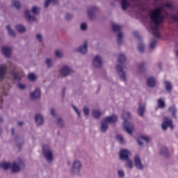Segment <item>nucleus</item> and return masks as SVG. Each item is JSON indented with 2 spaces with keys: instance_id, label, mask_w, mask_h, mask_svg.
<instances>
[{
  "instance_id": "nucleus-1",
  "label": "nucleus",
  "mask_w": 178,
  "mask_h": 178,
  "mask_svg": "<svg viewBox=\"0 0 178 178\" xmlns=\"http://www.w3.org/2000/svg\"><path fill=\"white\" fill-rule=\"evenodd\" d=\"M165 8L167 9H175V7H173L170 2H165L161 3V6L152 10L149 15L150 28L155 38H161L159 29H161V23H163L165 19V15L162 13L165 12Z\"/></svg>"
},
{
  "instance_id": "nucleus-2",
  "label": "nucleus",
  "mask_w": 178,
  "mask_h": 178,
  "mask_svg": "<svg viewBox=\"0 0 178 178\" xmlns=\"http://www.w3.org/2000/svg\"><path fill=\"white\" fill-rule=\"evenodd\" d=\"M15 69L16 67L12 63H8L0 65V80H4L6 77V74H8V70L10 71V74L13 76L14 79L21 80L22 76L15 71Z\"/></svg>"
},
{
  "instance_id": "nucleus-3",
  "label": "nucleus",
  "mask_w": 178,
  "mask_h": 178,
  "mask_svg": "<svg viewBox=\"0 0 178 178\" xmlns=\"http://www.w3.org/2000/svg\"><path fill=\"white\" fill-rule=\"evenodd\" d=\"M122 118L124 120L123 127L125 131L131 136L134 131V125L129 122V119H131V114L129 111H123Z\"/></svg>"
},
{
  "instance_id": "nucleus-4",
  "label": "nucleus",
  "mask_w": 178,
  "mask_h": 178,
  "mask_svg": "<svg viewBox=\"0 0 178 178\" xmlns=\"http://www.w3.org/2000/svg\"><path fill=\"white\" fill-rule=\"evenodd\" d=\"M115 122H118V116L115 115L108 116L103 119L100 127L101 132L106 133L108 129L109 128V123H115Z\"/></svg>"
},
{
  "instance_id": "nucleus-5",
  "label": "nucleus",
  "mask_w": 178,
  "mask_h": 178,
  "mask_svg": "<svg viewBox=\"0 0 178 178\" xmlns=\"http://www.w3.org/2000/svg\"><path fill=\"white\" fill-rule=\"evenodd\" d=\"M121 2L122 10H126L127 8H141L143 6V0H119Z\"/></svg>"
},
{
  "instance_id": "nucleus-6",
  "label": "nucleus",
  "mask_w": 178,
  "mask_h": 178,
  "mask_svg": "<svg viewBox=\"0 0 178 178\" xmlns=\"http://www.w3.org/2000/svg\"><path fill=\"white\" fill-rule=\"evenodd\" d=\"M42 152L43 156L47 162L51 163L52 161H54V152H52V149H51V147H49V145H42Z\"/></svg>"
},
{
  "instance_id": "nucleus-7",
  "label": "nucleus",
  "mask_w": 178,
  "mask_h": 178,
  "mask_svg": "<svg viewBox=\"0 0 178 178\" xmlns=\"http://www.w3.org/2000/svg\"><path fill=\"white\" fill-rule=\"evenodd\" d=\"M112 29L115 33H118L117 35V42L118 45H122L124 37L123 32H120V30H122V26L118 24H113Z\"/></svg>"
},
{
  "instance_id": "nucleus-8",
  "label": "nucleus",
  "mask_w": 178,
  "mask_h": 178,
  "mask_svg": "<svg viewBox=\"0 0 178 178\" xmlns=\"http://www.w3.org/2000/svg\"><path fill=\"white\" fill-rule=\"evenodd\" d=\"M10 168L13 173H17L20 172L22 168H24V161H23L22 158H18L16 161H14L13 164H11Z\"/></svg>"
},
{
  "instance_id": "nucleus-9",
  "label": "nucleus",
  "mask_w": 178,
  "mask_h": 178,
  "mask_svg": "<svg viewBox=\"0 0 178 178\" xmlns=\"http://www.w3.org/2000/svg\"><path fill=\"white\" fill-rule=\"evenodd\" d=\"M81 172V162L79 160H75L72 163L71 175L72 176H77Z\"/></svg>"
},
{
  "instance_id": "nucleus-10",
  "label": "nucleus",
  "mask_w": 178,
  "mask_h": 178,
  "mask_svg": "<svg viewBox=\"0 0 178 178\" xmlns=\"http://www.w3.org/2000/svg\"><path fill=\"white\" fill-rule=\"evenodd\" d=\"M74 72L72 69V67L67 66V65H64L59 70V76L60 77H67L70 76V74H73Z\"/></svg>"
},
{
  "instance_id": "nucleus-11",
  "label": "nucleus",
  "mask_w": 178,
  "mask_h": 178,
  "mask_svg": "<svg viewBox=\"0 0 178 178\" xmlns=\"http://www.w3.org/2000/svg\"><path fill=\"white\" fill-rule=\"evenodd\" d=\"M163 120L164 122L162 124V129L165 131L168 129V126H169L171 130H173V122H172V120L168 117H164Z\"/></svg>"
},
{
  "instance_id": "nucleus-12",
  "label": "nucleus",
  "mask_w": 178,
  "mask_h": 178,
  "mask_svg": "<svg viewBox=\"0 0 178 178\" xmlns=\"http://www.w3.org/2000/svg\"><path fill=\"white\" fill-rule=\"evenodd\" d=\"M134 165L138 169V170H144V165L143 162L141 161V158H140V156L136 155L134 159Z\"/></svg>"
},
{
  "instance_id": "nucleus-13",
  "label": "nucleus",
  "mask_w": 178,
  "mask_h": 178,
  "mask_svg": "<svg viewBox=\"0 0 178 178\" xmlns=\"http://www.w3.org/2000/svg\"><path fill=\"white\" fill-rule=\"evenodd\" d=\"M99 10V8H98V7L94 6L89 8L88 10L89 19H90V20H94V19H95V13H97Z\"/></svg>"
},
{
  "instance_id": "nucleus-14",
  "label": "nucleus",
  "mask_w": 178,
  "mask_h": 178,
  "mask_svg": "<svg viewBox=\"0 0 178 178\" xmlns=\"http://www.w3.org/2000/svg\"><path fill=\"white\" fill-rule=\"evenodd\" d=\"M116 70L119 74L120 79L122 81H126V72L123 70V66L117 65Z\"/></svg>"
},
{
  "instance_id": "nucleus-15",
  "label": "nucleus",
  "mask_w": 178,
  "mask_h": 178,
  "mask_svg": "<svg viewBox=\"0 0 178 178\" xmlns=\"http://www.w3.org/2000/svg\"><path fill=\"white\" fill-rule=\"evenodd\" d=\"M131 155V152L127 149H121L120 152V159L121 161H127V159H129V156Z\"/></svg>"
},
{
  "instance_id": "nucleus-16",
  "label": "nucleus",
  "mask_w": 178,
  "mask_h": 178,
  "mask_svg": "<svg viewBox=\"0 0 178 178\" xmlns=\"http://www.w3.org/2000/svg\"><path fill=\"white\" fill-rule=\"evenodd\" d=\"M30 97L31 99H38L41 97V90L36 88L35 91L30 93Z\"/></svg>"
},
{
  "instance_id": "nucleus-17",
  "label": "nucleus",
  "mask_w": 178,
  "mask_h": 178,
  "mask_svg": "<svg viewBox=\"0 0 178 178\" xmlns=\"http://www.w3.org/2000/svg\"><path fill=\"white\" fill-rule=\"evenodd\" d=\"M93 65L95 67H101L102 66V58L99 55L95 56L93 59Z\"/></svg>"
},
{
  "instance_id": "nucleus-18",
  "label": "nucleus",
  "mask_w": 178,
  "mask_h": 178,
  "mask_svg": "<svg viewBox=\"0 0 178 178\" xmlns=\"http://www.w3.org/2000/svg\"><path fill=\"white\" fill-rule=\"evenodd\" d=\"M163 83L165 86V91L168 92H172V90H173V85L172 83L168 81H164Z\"/></svg>"
},
{
  "instance_id": "nucleus-19",
  "label": "nucleus",
  "mask_w": 178,
  "mask_h": 178,
  "mask_svg": "<svg viewBox=\"0 0 178 178\" xmlns=\"http://www.w3.org/2000/svg\"><path fill=\"white\" fill-rule=\"evenodd\" d=\"M35 120L38 126H41L42 124H44V118H42V115L40 114H37L35 116Z\"/></svg>"
},
{
  "instance_id": "nucleus-20",
  "label": "nucleus",
  "mask_w": 178,
  "mask_h": 178,
  "mask_svg": "<svg viewBox=\"0 0 178 178\" xmlns=\"http://www.w3.org/2000/svg\"><path fill=\"white\" fill-rule=\"evenodd\" d=\"M25 16L28 22H35L37 20V18H35V16L31 15V14L30 13V11L29 10L25 11Z\"/></svg>"
},
{
  "instance_id": "nucleus-21",
  "label": "nucleus",
  "mask_w": 178,
  "mask_h": 178,
  "mask_svg": "<svg viewBox=\"0 0 178 178\" xmlns=\"http://www.w3.org/2000/svg\"><path fill=\"white\" fill-rule=\"evenodd\" d=\"M168 112L171 113L172 118L176 119L177 117L176 116V113H177V108L175 106H171L168 108Z\"/></svg>"
},
{
  "instance_id": "nucleus-22",
  "label": "nucleus",
  "mask_w": 178,
  "mask_h": 178,
  "mask_svg": "<svg viewBox=\"0 0 178 178\" xmlns=\"http://www.w3.org/2000/svg\"><path fill=\"white\" fill-rule=\"evenodd\" d=\"M87 47H88L87 42H84L83 45L79 47V51L83 54H87Z\"/></svg>"
},
{
  "instance_id": "nucleus-23",
  "label": "nucleus",
  "mask_w": 178,
  "mask_h": 178,
  "mask_svg": "<svg viewBox=\"0 0 178 178\" xmlns=\"http://www.w3.org/2000/svg\"><path fill=\"white\" fill-rule=\"evenodd\" d=\"M10 51H11L10 48L6 47H2L1 49L2 54H3L5 56H7V57L10 56Z\"/></svg>"
},
{
  "instance_id": "nucleus-24",
  "label": "nucleus",
  "mask_w": 178,
  "mask_h": 178,
  "mask_svg": "<svg viewBox=\"0 0 178 178\" xmlns=\"http://www.w3.org/2000/svg\"><path fill=\"white\" fill-rule=\"evenodd\" d=\"M138 51H139L140 54L145 52V45L142 42L138 44Z\"/></svg>"
},
{
  "instance_id": "nucleus-25",
  "label": "nucleus",
  "mask_w": 178,
  "mask_h": 178,
  "mask_svg": "<svg viewBox=\"0 0 178 178\" xmlns=\"http://www.w3.org/2000/svg\"><path fill=\"white\" fill-rule=\"evenodd\" d=\"M118 62L121 65H124V63H126V56L122 54L118 55Z\"/></svg>"
},
{
  "instance_id": "nucleus-26",
  "label": "nucleus",
  "mask_w": 178,
  "mask_h": 178,
  "mask_svg": "<svg viewBox=\"0 0 178 178\" xmlns=\"http://www.w3.org/2000/svg\"><path fill=\"white\" fill-rule=\"evenodd\" d=\"M147 83L149 87H154L156 84L155 79L154 77H149L147 79Z\"/></svg>"
},
{
  "instance_id": "nucleus-27",
  "label": "nucleus",
  "mask_w": 178,
  "mask_h": 178,
  "mask_svg": "<svg viewBox=\"0 0 178 178\" xmlns=\"http://www.w3.org/2000/svg\"><path fill=\"white\" fill-rule=\"evenodd\" d=\"M92 115L96 119H99V118H101L102 113L99 110L95 109L92 111Z\"/></svg>"
},
{
  "instance_id": "nucleus-28",
  "label": "nucleus",
  "mask_w": 178,
  "mask_h": 178,
  "mask_svg": "<svg viewBox=\"0 0 178 178\" xmlns=\"http://www.w3.org/2000/svg\"><path fill=\"white\" fill-rule=\"evenodd\" d=\"M156 48V38H154L149 44V51H154Z\"/></svg>"
},
{
  "instance_id": "nucleus-29",
  "label": "nucleus",
  "mask_w": 178,
  "mask_h": 178,
  "mask_svg": "<svg viewBox=\"0 0 178 178\" xmlns=\"http://www.w3.org/2000/svg\"><path fill=\"white\" fill-rule=\"evenodd\" d=\"M15 29L19 33H26V27L22 24L17 25Z\"/></svg>"
},
{
  "instance_id": "nucleus-30",
  "label": "nucleus",
  "mask_w": 178,
  "mask_h": 178,
  "mask_svg": "<svg viewBox=\"0 0 178 178\" xmlns=\"http://www.w3.org/2000/svg\"><path fill=\"white\" fill-rule=\"evenodd\" d=\"M157 104H158L157 108H160L161 109H163V108H165V100L161 98L157 100Z\"/></svg>"
},
{
  "instance_id": "nucleus-31",
  "label": "nucleus",
  "mask_w": 178,
  "mask_h": 178,
  "mask_svg": "<svg viewBox=\"0 0 178 178\" xmlns=\"http://www.w3.org/2000/svg\"><path fill=\"white\" fill-rule=\"evenodd\" d=\"M6 29L9 35H11V37H16V33H15V31L10 28V25H8Z\"/></svg>"
},
{
  "instance_id": "nucleus-32",
  "label": "nucleus",
  "mask_w": 178,
  "mask_h": 178,
  "mask_svg": "<svg viewBox=\"0 0 178 178\" xmlns=\"http://www.w3.org/2000/svg\"><path fill=\"white\" fill-rule=\"evenodd\" d=\"M161 154L163 155V156H165V158H169V151L166 147H163L161 149Z\"/></svg>"
},
{
  "instance_id": "nucleus-33",
  "label": "nucleus",
  "mask_w": 178,
  "mask_h": 178,
  "mask_svg": "<svg viewBox=\"0 0 178 178\" xmlns=\"http://www.w3.org/2000/svg\"><path fill=\"white\" fill-rule=\"evenodd\" d=\"M126 161L125 166L126 168H128V169H132L134 167L133 161H131L130 159H128Z\"/></svg>"
},
{
  "instance_id": "nucleus-34",
  "label": "nucleus",
  "mask_w": 178,
  "mask_h": 178,
  "mask_svg": "<svg viewBox=\"0 0 178 178\" xmlns=\"http://www.w3.org/2000/svg\"><path fill=\"white\" fill-rule=\"evenodd\" d=\"M0 166L1 168H2V169H3L4 170H8V169H9V168H10L11 164L10 163H0Z\"/></svg>"
},
{
  "instance_id": "nucleus-35",
  "label": "nucleus",
  "mask_w": 178,
  "mask_h": 178,
  "mask_svg": "<svg viewBox=\"0 0 178 178\" xmlns=\"http://www.w3.org/2000/svg\"><path fill=\"white\" fill-rule=\"evenodd\" d=\"M140 72H144L147 69V63L142 62L138 65Z\"/></svg>"
},
{
  "instance_id": "nucleus-36",
  "label": "nucleus",
  "mask_w": 178,
  "mask_h": 178,
  "mask_svg": "<svg viewBox=\"0 0 178 178\" xmlns=\"http://www.w3.org/2000/svg\"><path fill=\"white\" fill-rule=\"evenodd\" d=\"M138 112L140 116H144V112H145V106L141 104L139 105Z\"/></svg>"
},
{
  "instance_id": "nucleus-37",
  "label": "nucleus",
  "mask_w": 178,
  "mask_h": 178,
  "mask_svg": "<svg viewBox=\"0 0 178 178\" xmlns=\"http://www.w3.org/2000/svg\"><path fill=\"white\" fill-rule=\"evenodd\" d=\"M58 1L59 0H46L44 3V8H48V6H49V3H58Z\"/></svg>"
},
{
  "instance_id": "nucleus-38",
  "label": "nucleus",
  "mask_w": 178,
  "mask_h": 178,
  "mask_svg": "<svg viewBox=\"0 0 178 178\" xmlns=\"http://www.w3.org/2000/svg\"><path fill=\"white\" fill-rule=\"evenodd\" d=\"M15 141L17 143V147H20L23 144V138L22 137L17 136L15 138Z\"/></svg>"
},
{
  "instance_id": "nucleus-39",
  "label": "nucleus",
  "mask_w": 178,
  "mask_h": 178,
  "mask_svg": "<svg viewBox=\"0 0 178 178\" xmlns=\"http://www.w3.org/2000/svg\"><path fill=\"white\" fill-rule=\"evenodd\" d=\"M33 15H38L40 13V7L33 6L31 10Z\"/></svg>"
},
{
  "instance_id": "nucleus-40",
  "label": "nucleus",
  "mask_w": 178,
  "mask_h": 178,
  "mask_svg": "<svg viewBox=\"0 0 178 178\" xmlns=\"http://www.w3.org/2000/svg\"><path fill=\"white\" fill-rule=\"evenodd\" d=\"M116 140L117 141H119L120 144H124V138L122 136V135H117Z\"/></svg>"
},
{
  "instance_id": "nucleus-41",
  "label": "nucleus",
  "mask_w": 178,
  "mask_h": 178,
  "mask_svg": "<svg viewBox=\"0 0 178 178\" xmlns=\"http://www.w3.org/2000/svg\"><path fill=\"white\" fill-rule=\"evenodd\" d=\"M46 64L47 67H52V66H54V63L51 58H47L46 60Z\"/></svg>"
},
{
  "instance_id": "nucleus-42",
  "label": "nucleus",
  "mask_w": 178,
  "mask_h": 178,
  "mask_svg": "<svg viewBox=\"0 0 178 178\" xmlns=\"http://www.w3.org/2000/svg\"><path fill=\"white\" fill-rule=\"evenodd\" d=\"M57 124L58 126H59V127H63V126L65 125V123L63 122V120H62V118H58L57 119Z\"/></svg>"
},
{
  "instance_id": "nucleus-43",
  "label": "nucleus",
  "mask_w": 178,
  "mask_h": 178,
  "mask_svg": "<svg viewBox=\"0 0 178 178\" xmlns=\"http://www.w3.org/2000/svg\"><path fill=\"white\" fill-rule=\"evenodd\" d=\"M13 5L16 8V9H20V2L16 1V0H14L13 1Z\"/></svg>"
},
{
  "instance_id": "nucleus-44",
  "label": "nucleus",
  "mask_w": 178,
  "mask_h": 178,
  "mask_svg": "<svg viewBox=\"0 0 178 178\" xmlns=\"http://www.w3.org/2000/svg\"><path fill=\"white\" fill-rule=\"evenodd\" d=\"M55 55L57 58H62L63 56V51L60 50H57L55 52Z\"/></svg>"
},
{
  "instance_id": "nucleus-45",
  "label": "nucleus",
  "mask_w": 178,
  "mask_h": 178,
  "mask_svg": "<svg viewBox=\"0 0 178 178\" xmlns=\"http://www.w3.org/2000/svg\"><path fill=\"white\" fill-rule=\"evenodd\" d=\"M29 79L31 81H35V80L37 79V77L35 76V75L34 74H29Z\"/></svg>"
},
{
  "instance_id": "nucleus-46",
  "label": "nucleus",
  "mask_w": 178,
  "mask_h": 178,
  "mask_svg": "<svg viewBox=\"0 0 178 178\" xmlns=\"http://www.w3.org/2000/svg\"><path fill=\"white\" fill-rule=\"evenodd\" d=\"M36 40L39 42H42V40H43L42 35L41 33L36 34Z\"/></svg>"
},
{
  "instance_id": "nucleus-47",
  "label": "nucleus",
  "mask_w": 178,
  "mask_h": 178,
  "mask_svg": "<svg viewBox=\"0 0 178 178\" xmlns=\"http://www.w3.org/2000/svg\"><path fill=\"white\" fill-rule=\"evenodd\" d=\"M83 113L85 116H88V115H90V108H88V107H84Z\"/></svg>"
},
{
  "instance_id": "nucleus-48",
  "label": "nucleus",
  "mask_w": 178,
  "mask_h": 178,
  "mask_svg": "<svg viewBox=\"0 0 178 178\" xmlns=\"http://www.w3.org/2000/svg\"><path fill=\"white\" fill-rule=\"evenodd\" d=\"M118 174L120 178H123L124 177V171L123 170H118Z\"/></svg>"
},
{
  "instance_id": "nucleus-49",
  "label": "nucleus",
  "mask_w": 178,
  "mask_h": 178,
  "mask_svg": "<svg viewBox=\"0 0 178 178\" xmlns=\"http://www.w3.org/2000/svg\"><path fill=\"white\" fill-rule=\"evenodd\" d=\"M81 30H82V31H86V30H87V24L86 23H83L81 24Z\"/></svg>"
},
{
  "instance_id": "nucleus-50",
  "label": "nucleus",
  "mask_w": 178,
  "mask_h": 178,
  "mask_svg": "<svg viewBox=\"0 0 178 178\" xmlns=\"http://www.w3.org/2000/svg\"><path fill=\"white\" fill-rule=\"evenodd\" d=\"M140 139L144 140V141H145L146 143H149V140H150L149 137L145 136H140Z\"/></svg>"
},
{
  "instance_id": "nucleus-51",
  "label": "nucleus",
  "mask_w": 178,
  "mask_h": 178,
  "mask_svg": "<svg viewBox=\"0 0 178 178\" xmlns=\"http://www.w3.org/2000/svg\"><path fill=\"white\" fill-rule=\"evenodd\" d=\"M72 108H73L74 111H75V112L77 114V115L79 116V118H80V111H79V108H77V107H76L75 106H72Z\"/></svg>"
},
{
  "instance_id": "nucleus-52",
  "label": "nucleus",
  "mask_w": 178,
  "mask_h": 178,
  "mask_svg": "<svg viewBox=\"0 0 178 178\" xmlns=\"http://www.w3.org/2000/svg\"><path fill=\"white\" fill-rule=\"evenodd\" d=\"M72 15H70V14H69V13H67V14L65 15V19H66L67 20H70V19H72Z\"/></svg>"
},
{
  "instance_id": "nucleus-53",
  "label": "nucleus",
  "mask_w": 178,
  "mask_h": 178,
  "mask_svg": "<svg viewBox=\"0 0 178 178\" xmlns=\"http://www.w3.org/2000/svg\"><path fill=\"white\" fill-rule=\"evenodd\" d=\"M18 87H19V88H20V90H24V88H26V86L23 85L22 83H19Z\"/></svg>"
},
{
  "instance_id": "nucleus-54",
  "label": "nucleus",
  "mask_w": 178,
  "mask_h": 178,
  "mask_svg": "<svg viewBox=\"0 0 178 178\" xmlns=\"http://www.w3.org/2000/svg\"><path fill=\"white\" fill-rule=\"evenodd\" d=\"M50 113H51V116H55V115H56L55 109L51 108V111H50Z\"/></svg>"
},
{
  "instance_id": "nucleus-55",
  "label": "nucleus",
  "mask_w": 178,
  "mask_h": 178,
  "mask_svg": "<svg viewBox=\"0 0 178 178\" xmlns=\"http://www.w3.org/2000/svg\"><path fill=\"white\" fill-rule=\"evenodd\" d=\"M137 142L139 145H143V142L140 139H137Z\"/></svg>"
},
{
  "instance_id": "nucleus-56",
  "label": "nucleus",
  "mask_w": 178,
  "mask_h": 178,
  "mask_svg": "<svg viewBox=\"0 0 178 178\" xmlns=\"http://www.w3.org/2000/svg\"><path fill=\"white\" fill-rule=\"evenodd\" d=\"M18 126H23V122L22 121L18 122Z\"/></svg>"
},
{
  "instance_id": "nucleus-57",
  "label": "nucleus",
  "mask_w": 178,
  "mask_h": 178,
  "mask_svg": "<svg viewBox=\"0 0 178 178\" xmlns=\"http://www.w3.org/2000/svg\"><path fill=\"white\" fill-rule=\"evenodd\" d=\"M2 108V98L0 97V108Z\"/></svg>"
},
{
  "instance_id": "nucleus-58",
  "label": "nucleus",
  "mask_w": 178,
  "mask_h": 178,
  "mask_svg": "<svg viewBox=\"0 0 178 178\" xmlns=\"http://www.w3.org/2000/svg\"><path fill=\"white\" fill-rule=\"evenodd\" d=\"M12 134H13H13H15V129H12Z\"/></svg>"
},
{
  "instance_id": "nucleus-59",
  "label": "nucleus",
  "mask_w": 178,
  "mask_h": 178,
  "mask_svg": "<svg viewBox=\"0 0 178 178\" xmlns=\"http://www.w3.org/2000/svg\"><path fill=\"white\" fill-rule=\"evenodd\" d=\"M158 1H162V0H154V3H156L158 2Z\"/></svg>"
},
{
  "instance_id": "nucleus-60",
  "label": "nucleus",
  "mask_w": 178,
  "mask_h": 178,
  "mask_svg": "<svg viewBox=\"0 0 178 178\" xmlns=\"http://www.w3.org/2000/svg\"><path fill=\"white\" fill-rule=\"evenodd\" d=\"M3 119L2 118H0V122H3Z\"/></svg>"
},
{
  "instance_id": "nucleus-61",
  "label": "nucleus",
  "mask_w": 178,
  "mask_h": 178,
  "mask_svg": "<svg viewBox=\"0 0 178 178\" xmlns=\"http://www.w3.org/2000/svg\"><path fill=\"white\" fill-rule=\"evenodd\" d=\"M134 35H137V32H134Z\"/></svg>"
},
{
  "instance_id": "nucleus-62",
  "label": "nucleus",
  "mask_w": 178,
  "mask_h": 178,
  "mask_svg": "<svg viewBox=\"0 0 178 178\" xmlns=\"http://www.w3.org/2000/svg\"><path fill=\"white\" fill-rule=\"evenodd\" d=\"M1 132H2V129L0 128V134H1Z\"/></svg>"
},
{
  "instance_id": "nucleus-63",
  "label": "nucleus",
  "mask_w": 178,
  "mask_h": 178,
  "mask_svg": "<svg viewBox=\"0 0 178 178\" xmlns=\"http://www.w3.org/2000/svg\"><path fill=\"white\" fill-rule=\"evenodd\" d=\"M3 95H6V92H3Z\"/></svg>"
}]
</instances>
